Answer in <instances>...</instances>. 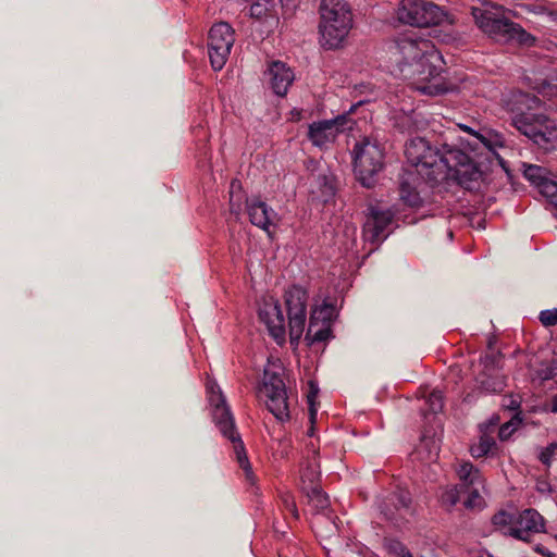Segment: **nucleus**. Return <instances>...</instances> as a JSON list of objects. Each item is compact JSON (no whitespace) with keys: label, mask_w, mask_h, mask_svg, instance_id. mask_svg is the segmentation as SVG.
Returning <instances> with one entry per match:
<instances>
[{"label":"nucleus","mask_w":557,"mask_h":557,"mask_svg":"<svg viewBox=\"0 0 557 557\" xmlns=\"http://www.w3.org/2000/svg\"><path fill=\"white\" fill-rule=\"evenodd\" d=\"M426 41L417 42L411 39H404L398 44L399 52L403 55L400 62L401 73L413 79L417 88L428 95H441L448 90V87L440 82V73L442 69L434 61L440 58L434 53H429Z\"/></svg>","instance_id":"obj_1"},{"label":"nucleus","mask_w":557,"mask_h":557,"mask_svg":"<svg viewBox=\"0 0 557 557\" xmlns=\"http://www.w3.org/2000/svg\"><path fill=\"white\" fill-rule=\"evenodd\" d=\"M505 11L503 5L486 1L481 7H472L471 15L479 29L494 41L532 46L535 38L508 18Z\"/></svg>","instance_id":"obj_2"},{"label":"nucleus","mask_w":557,"mask_h":557,"mask_svg":"<svg viewBox=\"0 0 557 557\" xmlns=\"http://www.w3.org/2000/svg\"><path fill=\"white\" fill-rule=\"evenodd\" d=\"M321 44L333 50L343 47L351 26L352 14L345 0H322L319 7Z\"/></svg>","instance_id":"obj_3"},{"label":"nucleus","mask_w":557,"mask_h":557,"mask_svg":"<svg viewBox=\"0 0 557 557\" xmlns=\"http://www.w3.org/2000/svg\"><path fill=\"white\" fill-rule=\"evenodd\" d=\"M352 166L356 180L368 189L379 183L385 168V152L382 144L372 137H363L352 149Z\"/></svg>","instance_id":"obj_4"},{"label":"nucleus","mask_w":557,"mask_h":557,"mask_svg":"<svg viewBox=\"0 0 557 557\" xmlns=\"http://www.w3.org/2000/svg\"><path fill=\"white\" fill-rule=\"evenodd\" d=\"M405 156L408 162L417 168L418 174L430 185L434 186L443 182L444 151L432 147L422 137H414L406 143Z\"/></svg>","instance_id":"obj_5"},{"label":"nucleus","mask_w":557,"mask_h":557,"mask_svg":"<svg viewBox=\"0 0 557 557\" xmlns=\"http://www.w3.org/2000/svg\"><path fill=\"white\" fill-rule=\"evenodd\" d=\"M443 182L455 181L467 190L479 188L480 181L486 175L487 165L473 161L466 152L457 148L444 150Z\"/></svg>","instance_id":"obj_6"},{"label":"nucleus","mask_w":557,"mask_h":557,"mask_svg":"<svg viewBox=\"0 0 557 557\" xmlns=\"http://www.w3.org/2000/svg\"><path fill=\"white\" fill-rule=\"evenodd\" d=\"M445 16L438 5L425 0H401L397 9V18L400 23L420 28L436 26Z\"/></svg>","instance_id":"obj_7"},{"label":"nucleus","mask_w":557,"mask_h":557,"mask_svg":"<svg viewBox=\"0 0 557 557\" xmlns=\"http://www.w3.org/2000/svg\"><path fill=\"white\" fill-rule=\"evenodd\" d=\"M234 30L226 22L214 24L208 35V51L213 70H221L234 45Z\"/></svg>","instance_id":"obj_8"},{"label":"nucleus","mask_w":557,"mask_h":557,"mask_svg":"<svg viewBox=\"0 0 557 557\" xmlns=\"http://www.w3.org/2000/svg\"><path fill=\"white\" fill-rule=\"evenodd\" d=\"M261 391L265 394L267 407L274 417L280 421L289 419L286 387L281 375L264 370Z\"/></svg>","instance_id":"obj_9"},{"label":"nucleus","mask_w":557,"mask_h":557,"mask_svg":"<svg viewBox=\"0 0 557 557\" xmlns=\"http://www.w3.org/2000/svg\"><path fill=\"white\" fill-rule=\"evenodd\" d=\"M210 404L213 406V421L223 436L233 444L234 453H245L244 442L236 432L234 418L224 395L219 393L216 396H210Z\"/></svg>","instance_id":"obj_10"},{"label":"nucleus","mask_w":557,"mask_h":557,"mask_svg":"<svg viewBox=\"0 0 557 557\" xmlns=\"http://www.w3.org/2000/svg\"><path fill=\"white\" fill-rule=\"evenodd\" d=\"M394 220V214L389 210H379L374 207L369 209L367 221L363 224V237L367 242L377 248L388 236L385 230Z\"/></svg>","instance_id":"obj_11"},{"label":"nucleus","mask_w":557,"mask_h":557,"mask_svg":"<svg viewBox=\"0 0 557 557\" xmlns=\"http://www.w3.org/2000/svg\"><path fill=\"white\" fill-rule=\"evenodd\" d=\"M544 531V519L535 509H525L516 515L513 527L509 528L508 535L529 542L535 533Z\"/></svg>","instance_id":"obj_12"},{"label":"nucleus","mask_w":557,"mask_h":557,"mask_svg":"<svg viewBox=\"0 0 557 557\" xmlns=\"http://www.w3.org/2000/svg\"><path fill=\"white\" fill-rule=\"evenodd\" d=\"M348 120L345 115L313 123L309 126V139L313 145L322 147L326 143L334 141L337 134L345 129Z\"/></svg>","instance_id":"obj_13"},{"label":"nucleus","mask_w":557,"mask_h":557,"mask_svg":"<svg viewBox=\"0 0 557 557\" xmlns=\"http://www.w3.org/2000/svg\"><path fill=\"white\" fill-rule=\"evenodd\" d=\"M258 314L260 320L265 323L270 335L277 342L284 341L285 319L278 302H265L264 306L259 309Z\"/></svg>","instance_id":"obj_14"},{"label":"nucleus","mask_w":557,"mask_h":557,"mask_svg":"<svg viewBox=\"0 0 557 557\" xmlns=\"http://www.w3.org/2000/svg\"><path fill=\"white\" fill-rule=\"evenodd\" d=\"M383 513L387 519L398 522L406 519L408 516L413 515L411 508V496L408 491L398 490L388 498V504H385Z\"/></svg>","instance_id":"obj_15"},{"label":"nucleus","mask_w":557,"mask_h":557,"mask_svg":"<svg viewBox=\"0 0 557 557\" xmlns=\"http://www.w3.org/2000/svg\"><path fill=\"white\" fill-rule=\"evenodd\" d=\"M246 209L249 215L250 222L267 231V233L271 236L272 233L269 230L271 225L274 223V218L276 216L275 212L268 207V205L261 201L259 198L246 199Z\"/></svg>","instance_id":"obj_16"},{"label":"nucleus","mask_w":557,"mask_h":557,"mask_svg":"<svg viewBox=\"0 0 557 557\" xmlns=\"http://www.w3.org/2000/svg\"><path fill=\"white\" fill-rule=\"evenodd\" d=\"M269 75L273 91L277 96H285L287 94L288 87L294 81V74L292 70L287 67L285 63L275 61L269 69Z\"/></svg>","instance_id":"obj_17"},{"label":"nucleus","mask_w":557,"mask_h":557,"mask_svg":"<svg viewBox=\"0 0 557 557\" xmlns=\"http://www.w3.org/2000/svg\"><path fill=\"white\" fill-rule=\"evenodd\" d=\"M546 121L547 116L544 114H535L521 111L512 117V125L521 134L533 141L537 131L542 129V126L544 123H546Z\"/></svg>","instance_id":"obj_18"},{"label":"nucleus","mask_w":557,"mask_h":557,"mask_svg":"<svg viewBox=\"0 0 557 557\" xmlns=\"http://www.w3.org/2000/svg\"><path fill=\"white\" fill-rule=\"evenodd\" d=\"M337 317L336 306L327 300H323L322 305L312 308L309 319V326L305 339L311 337L312 329L319 324L331 325Z\"/></svg>","instance_id":"obj_19"},{"label":"nucleus","mask_w":557,"mask_h":557,"mask_svg":"<svg viewBox=\"0 0 557 557\" xmlns=\"http://www.w3.org/2000/svg\"><path fill=\"white\" fill-rule=\"evenodd\" d=\"M285 305L287 313H302L306 312L308 294L305 288L299 285H293L285 292Z\"/></svg>","instance_id":"obj_20"},{"label":"nucleus","mask_w":557,"mask_h":557,"mask_svg":"<svg viewBox=\"0 0 557 557\" xmlns=\"http://www.w3.org/2000/svg\"><path fill=\"white\" fill-rule=\"evenodd\" d=\"M456 473L461 482V488L470 487L472 485H482L484 481L479 468L471 462L461 461L456 468Z\"/></svg>","instance_id":"obj_21"},{"label":"nucleus","mask_w":557,"mask_h":557,"mask_svg":"<svg viewBox=\"0 0 557 557\" xmlns=\"http://www.w3.org/2000/svg\"><path fill=\"white\" fill-rule=\"evenodd\" d=\"M533 143L546 151L552 150L557 146V128L552 120L547 117L542 129L537 131Z\"/></svg>","instance_id":"obj_22"},{"label":"nucleus","mask_w":557,"mask_h":557,"mask_svg":"<svg viewBox=\"0 0 557 557\" xmlns=\"http://www.w3.org/2000/svg\"><path fill=\"white\" fill-rule=\"evenodd\" d=\"M302 493L317 512H323L329 508V497L322 492L320 485H305Z\"/></svg>","instance_id":"obj_23"},{"label":"nucleus","mask_w":557,"mask_h":557,"mask_svg":"<svg viewBox=\"0 0 557 557\" xmlns=\"http://www.w3.org/2000/svg\"><path fill=\"white\" fill-rule=\"evenodd\" d=\"M476 381L479 387L487 393H502L506 387L505 379L491 372H481Z\"/></svg>","instance_id":"obj_24"},{"label":"nucleus","mask_w":557,"mask_h":557,"mask_svg":"<svg viewBox=\"0 0 557 557\" xmlns=\"http://www.w3.org/2000/svg\"><path fill=\"white\" fill-rule=\"evenodd\" d=\"M442 430L440 433L434 428H425L420 438V449L428 453L440 451Z\"/></svg>","instance_id":"obj_25"},{"label":"nucleus","mask_w":557,"mask_h":557,"mask_svg":"<svg viewBox=\"0 0 557 557\" xmlns=\"http://www.w3.org/2000/svg\"><path fill=\"white\" fill-rule=\"evenodd\" d=\"M289 326V341L290 344L297 345L305 329L306 312L302 313H287Z\"/></svg>","instance_id":"obj_26"},{"label":"nucleus","mask_w":557,"mask_h":557,"mask_svg":"<svg viewBox=\"0 0 557 557\" xmlns=\"http://www.w3.org/2000/svg\"><path fill=\"white\" fill-rule=\"evenodd\" d=\"M320 471L317 460L308 459L300 470L301 491L305 485H319Z\"/></svg>","instance_id":"obj_27"},{"label":"nucleus","mask_w":557,"mask_h":557,"mask_svg":"<svg viewBox=\"0 0 557 557\" xmlns=\"http://www.w3.org/2000/svg\"><path fill=\"white\" fill-rule=\"evenodd\" d=\"M468 493V497L465 499L463 505L468 509H482L485 506L484 497L482 492L485 491L484 481L482 485H472L463 488Z\"/></svg>","instance_id":"obj_28"},{"label":"nucleus","mask_w":557,"mask_h":557,"mask_svg":"<svg viewBox=\"0 0 557 557\" xmlns=\"http://www.w3.org/2000/svg\"><path fill=\"white\" fill-rule=\"evenodd\" d=\"M273 0L256 1L250 7V16L257 21H265L269 17H275Z\"/></svg>","instance_id":"obj_29"},{"label":"nucleus","mask_w":557,"mask_h":557,"mask_svg":"<svg viewBox=\"0 0 557 557\" xmlns=\"http://www.w3.org/2000/svg\"><path fill=\"white\" fill-rule=\"evenodd\" d=\"M522 168L524 177L537 187L547 177L548 172L543 166L523 163Z\"/></svg>","instance_id":"obj_30"},{"label":"nucleus","mask_w":557,"mask_h":557,"mask_svg":"<svg viewBox=\"0 0 557 557\" xmlns=\"http://www.w3.org/2000/svg\"><path fill=\"white\" fill-rule=\"evenodd\" d=\"M521 423V411H518L509 421L505 422L502 426H499L497 432L498 438L502 442L507 441Z\"/></svg>","instance_id":"obj_31"},{"label":"nucleus","mask_w":557,"mask_h":557,"mask_svg":"<svg viewBox=\"0 0 557 557\" xmlns=\"http://www.w3.org/2000/svg\"><path fill=\"white\" fill-rule=\"evenodd\" d=\"M318 394H319L318 385L313 381H310L309 382V392L307 394V399H308V405H309V419H310V423H311V428L308 431L309 435H312L313 424L315 423V418H317L315 399L318 397Z\"/></svg>","instance_id":"obj_32"},{"label":"nucleus","mask_w":557,"mask_h":557,"mask_svg":"<svg viewBox=\"0 0 557 557\" xmlns=\"http://www.w3.org/2000/svg\"><path fill=\"white\" fill-rule=\"evenodd\" d=\"M399 195L401 200H404L410 207H417L421 203L419 194L407 182L400 183Z\"/></svg>","instance_id":"obj_33"},{"label":"nucleus","mask_w":557,"mask_h":557,"mask_svg":"<svg viewBox=\"0 0 557 557\" xmlns=\"http://www.w3.org/2000/svg\"><path fill=\"white\" fill-rule=\"evenodd\" d=\"M492 521L496 528L506 529L504 533L508 535L509 528L513 527V523L516 522V515L499 511L494 515Z\"/></svg>","instance_id":"obj_34"},{"label":"nucleus","mask_w":557,"mask_h":557,"mask_svg":"<svg viewBox=\"0 0 557 557\" xmlns=\"http://www.w3.org/2000/svg\"><path fill=\"white\" fill-rule=\"evenodd\" d=\"M503 355L500 351L490 352L484 356L482 359L483 371L484 373L491 372L495 373L496 370L500 369V359Z\"/></svg>","instance_id":"obj_35"},{"label":"nucleus","mask_w":557,"mask_h":557,"mask_svg":"<svg viewBox=\"0 0 557 557\" xmlns=\"http://www.w3.org/2000/svg\"><path fill=\"white\" fill-rule=\"evenodd\" d=\"M332 335L331 325L321 324L319 327L312 329L311 337L306 339L308 345H312L315 342H324Z\"/></svg>","instance_id":"obj_36"},{"label":"nucleus","mask_w":557,"mask_h":557,"mask_svg":"<svg viewBox=\"0 0 557 557\" xmlns=\"http://www.w3.org/2000/svg\"><path fill=\"white\" fill-rule=\"evenodd\" d=\"M539 188L541 194L548 198L552 205H555L557 201V183L546 177Z\"/></svg>","instance_id":"obj_37"},{"label":"nucleus","mask_w":557,"mask_h":557,"mask_svg":"<svg viewBox=\"0 0 557 557\" xmlns=\"http://www.w3.org/2000/svg\"><path fill=\"white\" fill-rule=\"evenodd\" d=\"M441 502L444 506L453 507L459 502V491L457 486L446 487L442 495Z\"/></svg>","instance_id":"obj_38"},{"label":"nucleus","mask_w":557,"mask_h":557,"mask_svg":"<svg viewBox=\"0 0 557 557\" xmlns=\"http://www.w3.org/2000/svg\"><path fill=\"white\" fill-rule=\"evenodd\" d=\"M429 410L432 414H436L443 409V393L441 391H433L428 398Z\"/></svg>","instance_id":"obj_39"},{"label":"nucleus","mask_w":557,"mask_h":557,"mask_svg":"<svg viewBox=\"0 0 557 557\" xmlns=\"http://www.w3.org/2000/svg\"><path fill=\"white\" fill-rule=\"evenodd\" d=\"M479 448L483 454L491 453L493 448L498 449L494 436L487 431H484L481 435Z\"/></svg>","instance_id":"obj_40"},{"label":"nucleus","mask_w":557,"mask_h":557,"mask_svg":"<svg viewBox=\"0 0 557 557\" xmlns=\"http://www.w3.org/2000/svg\"><path fill=\"white\" fill-rule=\"evenodd\" d=\"M281 500L285 507L286 510H288L295 519L299 518V512L297 510L295 498L289 493H284L281 496Z\"/></svg>","instance_id":"obj_41"},{"label":"nucleus","mask_w":557,"mask_h":557,"mask_svg":"<svg viewBox=\"0 0 557 557\" xmlns=\"http://www.w3.org/2000/svg\"><path fill=\"white\" fill-rule=\"evenodd\" d=\"M544 326H554L557 324V309L544 310L539 317Z\"/></svg>","instance_id":"obj_42"},{"label":"nucleus","mask_w":557,"mask_h":557,"mask_svg":"<svg viewBox=\"0 0 557 557\" xmlns=\"http://www.w3.org/2000/svg\"><path fill=\"white\" fill-rule=\"evenodd\" d=\"M237 462L240 468L245 471L246 476L249 481H253V474L250 466V461L247 455H237Z\"/></svg>","instance_id":"obj_43"},{"label":"nucleus","mask_w":557,"mask_h":557,"mask_svg":"<svg viewBox=\"0 0 557 557\" xmlns=\"http://www.w3.org/2000/svg\"><path fill=\"white\" fill-rule=\"evenodd\" d=\"M240 202H242V196H234V193H231L230 195V212L236 216L239 215L240 211H242V207H240Z\"/></svg>","instance_id":"obj_44"},{"label":"nucleus","mask_w":557,"mask_h":557,"mask_svg":"<svg viewBox=\"0 0 557 557\" xmlns=\"http://www.w3.org/2000/svg\"><path fill=\"white\" fill-rule=\"evenodd\" d=\"M519 97L527 99L525 109L531 110L539 107L541 100L535 96L528 92L519 91Z\"/></svg>","instance_id":"obj_45"},{"label":"nucleus","mask_w":557,"mask_h":557,"mask_svg":"<svg viewBox=\"0 0 557 557\" xmlns=\"http://www.w3.org/2000/svg\"><path fill=\"white\" fill-rule=\"evenodd\" d=\"M557 376V360H553L548 367L542 370L543 380H550Z\"/></svg>","instance_id":"obj_46"},{"label":"nucleus","mask_w":557,"mask_h":557,"mask_svg":"<svg viewBox=\"0 0 557 557\" xmlns=\"http://www.w3.org/2000/svg\"><path fill=\"white\" fill-rule=\"evenodd\" d=\"M520 404H521L520 399L515 398L513 396H509L504 399V403L502 404V406L511 411H517L520 409Z\"/></svg>","instance_id":"obj_47"},{"label":"nucleus","mask_w":557,"mask_h":557,"mask_svg":"<svg viewBox=\"0 0 557 557\" xmlns=\"http://www.w3.org/2000/svg\"><path fill=\"white\" fill-rule=\"evenodd\" d=\"M388 548L398 557H400L407 550V548L400 542L397 541L391 542Z\"/></svg>","instance_id":"obj_48"},{"label":"nucleus","mask_w":557,"mask_h":557,"mask_svg":"<svg viewBox=\"0 0 557 557\" xmlns=\"http://www.w3.org/2000/svg\"><path fill=\"white\" fill-rule=\"evenodd\" d=\"M231 193H234V196H242V185H240V182L237 181V180H233L232 183H231V189H230V194Z\"/></svg>","instance_id":"obj_49"},{"label":"nucleus","mask_w":557,"mask_h":557,"mask_svg":"<svg viewBox=\"0 0 557 557\" xmlns=\"http://www.w3.org/2000/svg\"><path fill=\"white\" fill-rule=\"evenodd\" d=\"M475 136L480 139V141L488 149V152L491 154H495V152L492 150L491 143L487 138H485L483 135L475 134Z\"/></svg>","instance_id":"obj_50"},{"label":"nucleus","mask_w":557,"mask_h":557,"mask_svg":"<svg viewBox=\"0 0 557 557\" xmlns=\"http://www.w3.org/2000/svg\"><path fill=\"white\" fill-rule=\"evenodd\" d=\"M513 98H515V103L520 106L517 108V110H522V107H525V104H527V99L519 97V91L513 95Z\"/></svg>","instance_id":"obj_51"},{"label":"nucleus","mask_w":557,"mask_h":557,"mask_svg":"<svg viewBox=\"0 0 557 557\" xmlns=\"http://www.w3.org/2000/svg\"><path fill=\"white\" fill-rule=\"evenodd\" d=\"M299 0H281L282 4L289 8L295 9L297 7Z\"/></svg>","instance_id":"obj_52"},{"label":"nucleus","mask_w":557,"mask_h":557,"mask_svg":"<svg viewBox=\"0 0 557 557\" xmlns=\"http://www.w3.org/2000/svg\"><path fill=\"white\" fill-rule=\"evenodd\" d=\"M542 453H557V442L550 443Z\"/></svg>","instance_id":"obj_53"},{"label":"nucleus","mask_w":557,"mask_h":557,"mask_svg":"<svg viewBox=\"0 0 557 557\" xmlns=\"http://www.w3.org/2000/svg\"><path fill=\"white\" fill-rule=\"evenodd\" d=\"M210 396H216L219 393H222L216 384L209 386Z\"/></svg>","instance_id":"obj_54"},{"label":"nucleus","mask_w":557,"mask_h":557,"mask_svg":"<svg viewBox=\"0 0 557 557\" xmlns=\"http://www.w3.org/2000/svg\"><path fill=\"white\" fill-rule=\"evenodd\" d=\"M550 457H552V455H547V454L541 455V461H542L544 465L549 466V463H550Z\"/></svg>","instance_id":"obj_55"},{"label":"nucleus","mask_w":557,"mask_h":557,"mask_svg":"<svg viewBox=\"0 0 557 557\" xmlns=\"http://www.w3.org/2000/svg\"><path fill=\"white\" fill-rule=\"evenodd\" d=\"M552 411L557 412V394L552 398Z\"/></svg>","instance_id":"obj_56"},{"label":"nucleus","mask_w":557,"mask_h":557,"mask_svg":"<svg viewBox=\"0 0 557 557\" xmlns=\"http://www.w3.org/2000/svg\"><path fill=\"white\" fill-rule=\"evenodd\" d=\"M400 557H413L411 553L407 549Z\"/></svg>","instance_id":"obj_57"},{"label":"nucleus","mask_w":557,"mask_h":557,"mask_svg":"<svg viewBox=\"0 0 557 557\" xmlns=\"http://www.w3.org/2000/svg\"><path fill=\"white\" fill-rule=\"evenodd\" d=\"M497 423H498V418L496 420L492 421V428L495 429ZM491 432H494V430H492Z\"/></svg>","instance_id":"obj_58"},{"label":"nucleus","mask_w":557,"mask_h":557,"mask_svg":"<svg viewBox=\"0 0 557 557\" xmlns=\"http://www.w3.org/2000/svg\"><path fill=\"white\" fill-rule=\"evenodd\" d=\"M492 346H493V343H492V342H490V343H488V348H492Z\"/></svg>","instance_id":"obj_59"},{"label":"nucleus","mask_w":557,"mask_h":557,"mask_svg":"<svg viewBox=\"0 0 557 557\" xmlns=\"http://www.w3.org/2000/svg\"><path fill=\"white\" fill-rule=\"evenodd\" d=\"M554 206H555V207H557V201L555 202V205H554Z\"/></svg>","instance_id":"obj_60"}]
</instances>
